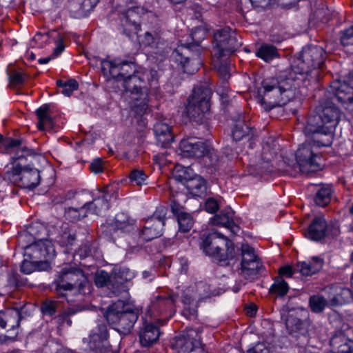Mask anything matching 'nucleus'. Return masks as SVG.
<instances>
[{
	"label": "nucleus",
	"instance_id": "obj_1",
	"mask_svg": "<svg viewBox=\"0 0 353 353\" xmlns=\"http://www.w3.org/2000/svg\"><path fill=\"white\" fill-rule=\"evenodd\" d=\"M101 69L108 79L122 83L131 100L135 116L141 117L149 111V91L158 89V75L155 70H137L133 61L121 58H107L101 61Z\"/></svg>",
	"mask_w": 353,
	"mask_h": 353
},
{
	"label": "nucleus",
	"instance_id": "obj_2",
	"mask_svg": "<svg viewBox=\"0 0 353 353\" xmlns=\"http://www.w3.org/2000/svg\"><path fill=\"white\" fill-rule=\"evenodd\" d=\"M299 81L292 74L287 78L263 80L258 90L259 102L265 110L287 104L296 97Z\"/></svg>",
	"mask_w": 353,
	"mask_h": 353
},
{
	"label": "nucleus",
	"instance_id": "obj_3",
	"mask_svg": "<svg viewBox=\"0 0 353 353\" xmlns=\"http://www.w3.org/2000/svg\"><path fill=\"white\" fill-rule=\"evenodd\" d=\"M340 114V110L336 106H324L321 113L309 117L305 127V133L314 135V141L318 146H330Z\"/></svg>",
	"mask_w": 353,
	"mask_h": 353
},
{
	"label": "nucleus",
	"instance_id": "obj_4",
	"mask_svg": "<svg viewBox=\"0 0 353 353\" xmlns=\"http://www.w3.org/2000/svg\"><path fill=\"white\" fill-rule=\"evenodd\" d=\"M139 313L137 307L118 301L108 307L104 316L113 329L120 334H127L133 328Z\"/></svg>",
	"mask_w": 353,
	"mask_h": 353
},
{
	"label": "nucleus",
	"instance_id": "obj_5",
	"mask_svg": "<svg viewBox=\"0 0 353 353\" xmlns=\"http://www.w3.org/2000/svg\"><path fill=\"white\" fill-rule=\"evenodd\" d=\"M201 248L207 255L216 258L221 265H229V261L235 256L233 243L216 231L210 233L205 238Z\"/></svg>",
	"mask_w": 353,
	"mask_h": 353
},
{
	"label": "nucleus",
	"instance_id": "obj_6",
	"mask_svg": "<svg viewBox=\"0 0 353 353\" xmlns=\"http://www.w3.org/2000/svg\"><path fill=\"white\" fill-rule=\"evenodd\" d=\"M326 54L322 47L307 46L301 51L292 65L294 74L308 77L312 72L319 69L324 63Z\"/></svg>",
	"mask_w": 353,
	"mask_h": 353
},
{
	"label": "nucleus",
	"instance_id": "obj_7",
	"mask_svg": "<svg viewBox=\"0 0 353 353\" xmlns=\"http://www.w3.org/2000/svg\"><path fill=\"white\" fill-rule=\"evenodd\" d=\"M55 290L60 296H65V291L77 289L79 292L86 293L85 288L88 286V282L83 271L74 266L64 267L54 281Z\"/></svg>",
	"mask_w": 353,
	"mask_h": 353
},
{
	"label": "nucleus",
	"instance_id": "obj_8",
	"mask_svg": "<svg viewBox=\"0 0 353 353\" xmlns=\"http://www.w3.org/2000/svg\"><path fill=\"white\" fill-rule=\"evenodd\" d=\"M4 179L14 185L23 188L33 189L40 183L39 171L34 168L22 165L21 162H14L8 168Z\"/></svg>",
	"mask_w": 353,
	"mask_h": 353
},
{
	"label": "nucleus",
	"instance_id": "obj_9",
	"mask_svg": "<svg viewBox=\"0 0 353 353\" xmlns=\"http://www.w3.org/2000/svg\"><path fill=\"white\" fill-rule=\"evenodd\" d=\"M211 91L202 86L194 88L188 99L186 113L194 121L201 122L205 114L210 110Z\"/></svg>",
	"mask_w": 353,
	"mask_h": 353
},
{
	"label": "nucleus",
	"instance_id": "obj_10",
	"mask_svg": "<svg viewBox=\"0 0 353 353\" xmlns=\"http://www.w3.org/2000/svg\"><path fill=\"white\" fill-rule=\"evenodd\" d=\"M213 55L214 58L227 57L241 46L236 32L229 27L216 30L214 32Z\"/></svg>",
	"mask_w": 353,
	"mask_h": 353
},
{
	"label": "nucleus",
	"instance_id": "obj_11",
	"mask_svg": "<svg viewBox=\"0 0 353 353\" xmlns=\"http://www.w3.org/2000/svg\"><path fill=\"white\" fill-rule=\"evenodd\" d=\"M181 154L184 157L200 158L208 155L214 164L218 157L214 150L210 149L203 141L196 137H188L181 141L179 144Z\"/></svg>",
	"mask_w": 353,
	"mask_h": 353
},
{
	"label": "nucleus",
	"instance_id": "obj_12",
	"mask_svg": "<svg viewBox=\"0 0 353 353\" xmlns=\"http://www.w3.org/2000/svg\"><path fill=\"white\" fill-rule=\"evenodd\" d=\"M55 250L52 242L48 239H41L25 248V256L48 267L47 261L54 256Z\"/></svg>",
	"mask_w": 353,
	"mask_h": 353
},
{
	"label": "nucleus",
	"instance_id": "obj_13",
	"mask_svg": "<svg viewBox=\"0 0 353 353\" xmlns=\"http://www.w3.org/2000/svg\"><path fill=\"white\" fill-rule=\"evenodd\" d=\"M165 215L166 209L160 206L157 208L152 216L146 220L145 225L141 231L142 238L145 241H152L162 234Z\"/></svg>",
	"mask_w": 353,
	"mask_h": 353
},
{
	"label": "nucleus",
	"instance_id": "obj_14",
	"mask_svg": "<svg viewBox=\"0 0 353 353\" xmlns=\"http://www.w3.org/2000/svg\"><path fill=\"white\" fill-rule=\"evenodd\" d=\"M320 157L313 150L310 143H305L299 146L296 152V159L303 172H310L320 168L318 159Z\"/></svg>",
	"mask_w": 353,
	"mask_h": 353
},
{
	"label": "nucleus",
	"instance_id": "obj_15",
	"mask_svg": "<svg viewBox=\"0 0 353 353\" xmlns=\"http://www.w3.org/2000/svg\"><path fill=\"white\" fill-rule=\"evenodd\" d=\"M145 13L146 10L141 6H132L121 13V26L127 36L139 31L141 18Z\"/></svg>",
	"mask_w": 353,
	"mask_h": 353
},
{
	"label": "nucleus",
	"instance_id": "obj_16",
	"mask_svg": "<svg viewBox=\"0 0 353 353\" xmlns=\"http://www.w3.org/2000/svg\"><path fill=\"white\" fill-rule=\"evenodd\" d=\"M241 254V274L245 279H250L259 272L261 263L254 249L248 244L242 245Z\"/></svg>",
	"mask_w": 353,
	"mask_h": 353
},
{
	"label": "nucleus",
	"instance_id": "obj_17",
	"mask_svg": "<svg viewBox=\"0 0 353 353\" xmlns=\"http://www.w3.org/2000/svg\"><path fill=\"white\" fill-rule=\"evenodd\" d=\"M21 320V312L17 308H8L0 312V328L6 329L9 334L6 336L14 339L18 334Z\"/></svg>",
	"mask_w": 353,
	"mask_h": 353
},
{
	"label": "nucleus",
	"instance_id": "obj_18",
	"mask_svg": "<svg viewBox=\"0 0 353 353\" xmlns=\"http://www.w3.org/2000/svg\"><path fill=\"white\" fill-rule=\"evenodd\" d=\"M329 303V307H334L350 302L352 300V291L339 285H332L323 290Z\"/></svg>",
	"mask_w": 353,
	"mask_h": 353
},
{
	"label": "nucleus",
	"instance_id": "obj_19",
	"mask_svg": "<svg viewBox=\"0 0 353 353\" xmlns=\"http://www.w3.org/2000/svg\"><path fill=\"white\" fill-rule=\"evenodd\" d=\"M200 336L196 330H190L177 337L173 344L176 353H191L201 348Z\"/></svg>",
	"mask_w": 353,
	"mask_h": 353
},
{
	"label": "nucleus",
	"instance_id": "obj_20",
	"mask_svg": "<svg viewBox=\"0 0 353 353\" xmlns=\"http://www.w3.org/2000/svg\"><path fill=\"white\" fill-rule=\"evenodd\" d=\"M327 224L323 216L315 217L307 230L305 236L314 241H321L327 236Z\"/></svg>",
	"mask_w": 353,
	"mask_h": 353
},
{
	"label": "nucleus",
	"instance_id": "obj_21",
	"mask_svg": "<svg viewBox=\"0 0 353 353\" xmlns=\"http://www.w3.org/2000/svg\"><path fill=\"white\" fill-rule=\"evenodd\" d=\"M330 92L342 103H353V88L345 82L333 81L330 85Z\"/></svg>",
	"mask_w": 353,
	"mask_h": 353
},
{
	"label": "nucleus",
	"instance_id": "obj_22",
	"mask_svg": "<svg viewBox=\"0 0 353 353\" xmlns=\"http://www.w3.org/2000/svg\"><path fill=\"white\" fill-rule=\"evenodd\" d=\"M108 338L107 327L105 324L98 325V332L92 333L90 335L89 347L93 353H111L103 345L104 340Z\"/></svg>",
	"mask_w": 353,
	"mask_h": 353
},
{
	"label": "nucleus",
	"instance_id": "obj_23",
	"mask_svg": "<svg viewBox=\"0 0 353 353\" xmlns=\"http://www.w3.org/2000/svg\"><path fill=\"white\" fill-rule=\"evenodd\" d=\"M99 192L98 197L90 201L88 212H92L97 215H103L109 209V200L111 198V194L109 193L108 187H105Z\"/></svg>",
	"mask_w": 353,
	"mask_h": 353
},
{
	"label": "nucleus",
	"instance_id": "obj_24",
	"mask_svg": "<svg viewBox=\"0 0 353 353\" xmlns=\"http://www.w3.org/2000/svg\"><path fill=\"white\" fill-rule=\"evenodd\" d=\"M323 265V259L319 256H314L310 260L298 262L295 265V272L302 276H312L321 270Z\"/></svg>",
	"mask_w": 353,
	"mask_h": 353
},
{
	"label": "nucleus",
	"instance_id": "obj_25",
	"mask_svg": "<svg viewBox=\"0 0 353 353\" xmlns=\"http://www.w3.org/2000/svg\"><path fill=\"white\" fill-rule=\"evenodd\" d=\"M171 208L172 212L177 218L179 230L183 232L190 231L194 224L192 216L184 212L183 208L176 200L172 201Z\"/></svg>",
	"mask_w": 353,
	"mask_h": 353
},
{
	"label": "nucleus",
	"instance_id": "obj_26",
	"mask_svg": "<svg viewBox=\"0 0 353 353\" xmlns=\"http://www.w3.org/2000/svg\"><path fill=\"white\" fill-rule=\"evenodd\" d=\"M175 52L181 57L180 62L183 65L185 72L194 74L199 69L201 65L200 59L198 57L190 58L187 56L190 52L189 48H179L176 50Z\"/></svg>",
	"mask_w": 353,
	"mask_h": 353
},
{
	"label": "nucleus",
	"instance_id": "obj_27",
	"mask_svg": "<svg viewBox=\"0 0 353 353\" xmlns=\"http://www.w3.org/2000/svg\"><path fill=\"white\" fill-rule=\"evenodd\" d=\"M159 335V328L152 323L145 321L139 332L140 343L143 346H150L158 340Z\"/></svg>",
	"mask_w": 353,
	"mask_h": 353
},
{
	"label": "nucleus",
	"instance_id": "obj_28",
	"mask_svg": "<svg viewBox=\"0 0 353 353\" xmlns=\"http://www.w3.org/2000/svg\"><path fill=\"white\" fill-rule=\"evenodd\" d=\"M97 2V0L72 1L69 5V10L74 17H84L95 7Z\"/></svg>",
	"mask_w": 353,
	"mask_h": 353
},
{
	"label": "nucleus",
	"instance_id": "obj_29",
	"mask_svg": "<svg viewBox=\"0 0 353 353\" xmlns=\"http://www.w3.org/2000/svg\"><path fill=\"white\" fill-rule=\"evenodd\" d=\"M154 132L157 141L163 147H166L168 144L173 141V135L170 127L164 122H157L154 125Z\"/></svg>",
	"mask_w": 353,
	"mask_h": 353
},
{
	"label": "nucleus",
	"instance_id": "obj_30",
	"mask_svg": "<svg viewBox=\"0 0 353 353\" xmlns=\"http://www.w3.org/2000/svg\"><path fill=\"white\" fill-rule=\"evenodd\" d=\"M233 214L232 212H221L211 219V222L214 225H221L228 229L232 233L236 234L240 228L232 219Z\"/></svg>",
	"mask_w": 353,
	"mask_h": 353
},
{
	"label": "nucleus",
	"instance_id": "obj_31",
	"mask_svg": "<svg viewBox=\"0 0 353 353\" xmlns=\"http://www.w3.org/2000/svg\"><path fill=\"white\" fill-rule=\"evenodd\" d=\"M134 223L135 221L128 214L119 212L115 216L114 223L110 225V230L129 232L134 230Z\"/></svg>",
	"mask_w": 353,
	"mask_h": 353
},
{
	"label": "nucleus",
	"instance_id": "obj_32",
	"mask_svg": "<svg viewBox=\"0 0 353 353\" xmlns=\"http://www.w3.org/2000/svg\"><path fill=\"white\" fill-rule=\"evenodd\" d=\"M176 301V296L171 294H161L156 297L152 301L151 310L162 313L170 309Z\"/></svg>",
	"mask_w": 353,
	"mask_h": 353
},
{
	"label": "nucleus",
	"instance_id": "obj_33",
	"mask_svg": "<svg viewBox=\"0 0 353 353\" xmlns=\"http://www.w3.org/2000/svg\"><path fill=\"white\" fill-rule=\"evenodd\" d=\"M185 186L194 196H201L206 192L205 181L198 175L186 181Z\"/></svg>",
	"mask_w": 353,
	"mask_h": 353
},
{
	"label": "nucleus",
	"instance_id": "obj_34",
	"mask_svg": "<svg viewBox=\"0 0 353 353\" xmlns=\"http://www.w3.org/2000/svg\"><path fill=\"white\" fill-rule=\"evenodd\" d=\"M141 41L144 46L156 48L165 43L164 39L161 37V31L157 30L147 31L141 37Z\"/></svg>",
	"mask_w": 353,
	"mask_h": 353
},
{
	"label": "nucleus",
	"instance_id": "obj_35",
	"mask_svg": "<svg viewBox=\"0 0 353 353\" xmlns=\"http://www.w3.org/2000/svg\"><path fill=\"white\" fill-rule=\"evenodd\" d=\"M48 112L49 105L47 104L41 106L37 110V115L39 119L38 128L39 130H43L53 128V119L49 115Z\"/></svg>",
	"mask_w": 353,
	"mask_h": 353
},
{
	"label": "nucleus",
	"instance_id": "obj_36",
	"mask_svg": "<svg viewBox=\"0 0 353 353\" xmlns=\"http://www.w3.org/2000/svg\"><path fill=\"white\" fill-rule=\"evenodd\" d=\"M194 292H195L198 301L208 298L212 294L210 285L203 282H199L187 288V296Z\"/></svg>",
	"mask_w": 353,
	"mask_h": 353
},
{
	"label": "nucleus",
	"instance_id": "obj_37",
	"mask_svg": "<svg viewBox=\"0 0 353 353\" xmlns=\"http://www.w3.org/2000/svg\"><path fill=\"white\" fill-rule=\"evenodd\" d=\"M309 305L311 310L314 313H321L325 307H329V303L324 293L310 296Z\"/></svg>",
	"mask_w": 353,
	"mask_h": 353
},
{
	"label": "nucleus",
	"instance_id": "obj_38",
	"mask_svg": "<svg viewBox=\"0 0 353 353\" xmlns=\"http://www.w3.org/2000/svg\"><path fill=\"white\" fill-rule=\"evenodd\" d=\"M288 290L289 285L281 276L276 277L273 284L270 288L271 294L281 297L284 296L288 293Z\"/></svg>",
	"mask_w": 353,
	"mask_h": 353
},
{
	"label": "nucleus",
	"instance_id": "obj_39",
	"mask_svg": "<svg viewBox=\"0 0 353 353\" xmlns=\"http://www.w3.org/2000/svg\"><path fill=\"white\" fill-rule=\"evenodd\" d=\"M256 56L268 62L279 56L277 49L272 45L263 44L258 49Z\"/></svg>",
	"mask_w": 353,
	"mask_h": 353
},
{
	"label": "nucleus",
	"instance_id": "obj_40",
	"mask_svg": "<svg viewBox=\"0 0 353 353\" xmlns=\"http://www.w3.org/2000/svg\"><path fill=\"white\" fill-rule=\"evenodd\" d=\"M91 199V194L87 190H82L73 194L74 203L79 205V208H85V209H87L88 212Z\"/></svg>",
	"mask_w": 353,
	"mask_h": 353
},
{
	"label": "nucleus",
	"instance_id": "obj_41",
	"mask_svg": "<svg viewBox=\"0 0 353 353\" xmlns=\"http://www.w3.org/2000/svg\"><path fill=\"white\" fill-rule=\"evenodd\" d=\"M88 213L87 209L85 208L70 207L65 210V216L70 221L74 222L85 217Z\"/></svg>",
	"mask_w": 353,
	"mask_h": 353
},
{
	"label": "nucleus",
	"instance_id": "obj_42",
	"mask_svg": "<svg viewBox=\"0 0 353 353\" xmlns=\"http://www.w3.org/2000/svg\"><path fill=\"white\" fill-rule=\"evenodd\" d=\"M14 153V155L11 158L10 163L7 165L6 170H8V168L10 167L15 161L21 162L22 165H25L26 157L33 154L32 151L26 146L16 148Z\"/></svg>",
	"mask_w": 353,
	"mask_h": 353
},
{
	"label": "nucleus",
	"instance_id": "obj_43",
	"mask_svg": "<svg viewBox=\"0 0 353 353\" xmlns=\"http://www.w3.org/2000/svg\"><path fill=\"white\" fill-rule=\"evenodd\" d=\"M332 194V190L329 187L321 188L316 194L314 201L316 205L324 207L327 205L330 201Z\"/></svg>",
	"mask_w": 353,
	"mask_h": 353
},
{
	"label": "nucleus",
	"instance_id": "obj_44",
	"mask_svg": "<svg viewBox=\"0 0 353 353\" xmlns=\"http://www.w3.org/2000/svg\"><path fill=\"white\" fill-rule=\"evenodd\" d=\"M250 132L249 127L243 121H239L232 130V137L235 141H240L244 137L249 135Z\"/></svg>",
	"mask_w": 353,
	"mask_h": 353
},
{
	"label": "nucleus",
	"instance_id": "obj_45",
	"mask_svg": "<svg viewBox=\"0 0 353 353\" xmlns=\"http://www.w3.org/2000/svg\"><path fill=\"white\" fill-rule=\"evenodd\" d=\"M148 175L142 170L134 169L130 174V182L137 185H146Z\"/></svg>",
	"mask_w": 353,
	"mask_h": 353
},
{
	"label": "nucleus",
	"instance_id": "obj_46",
	"mask_svg": "<svg viewBox=\"0 0 353 353\" xmlns=\"http://www.w3.org/2000/svg\"><path fill=\"white\" fill-rule=\"evenodd\" d=\"M83 310H85V308L79 305L70 307L58 316L59 320L63 323L65 322L68 325H71L72 321L70 316Z\"/></svg>",
	"mask_w": 353,
	"mask_h": 353
},
{
	"label": "nucleus",
	"instance_id": "obj_47",
	"mask_svg": "<svg viewBox=\"0 0 353 353\" xmlns=\"http://www.w3.org/2000/svg\"><path fill=\"white\" fill-rule=\"evenodd\" d=\"M216 59L214 60V68L223 80H228L230 77L228 63L226 61L223 62L221 61V58Z\"/></svg>",
	"mask_w": 353,
	"mask_h": 353
},
{
	"label": "nucleus",
	"instance_id": "obj_48",
	"mask_svg": "<svg viewBox=\"0 0 353 353\" xmlns=\"http://www.w3.org/2000/svg\"><path fill=\"white\" fill-rule=\"evenodd\" d=\"M276 145L273 144L272 147L266 143L263 147L262 159L267 163L271 162L277 156Z\"/></svg>",
	"mask_w": 353,
	"mask_h": 353
},
{
	"label": "nucleus",
	"instance_id": "obj_49",
	"mask_svg": "<svg viewBox=\"0 0 353 353\" xmlns=\"http://www.w3.org/2000/svg\"><path fill=\"white\" fill-rule=\"evenodd\" d=\"M40 263L34 261L26 257L22 262L21 265V270L26 274L33 272L37 268L40 269Z\"/></svg>",
	"mask_w": 353,
	"mask_h": 353
},
{
	"label": "nucleus",
	"instance_id": "obj_50",
	"mask_svg": "<svg viewBox=\"0 0 353 353\" xmlns=\"http://www.w3.org/2000/svg\"><path fill=\"white\" fill-rule=\"evenodd\" d=\"M188 169L185 168H183L180 165H176L174 168L173 172V177L178 181L183 183L184 185L186 183V181H188L190 178L188 177Z\"/></svg>",
	"mask_w": 353,
	"mask_h": 353
},
{
	"label": "nucleus",
	"instance_id": "obj_51",
	"mask_svg": "<svg viewBox=\"0 0 353 353\" xmlns=\"http://www.w3.org/2000/svg\"><path fill=\"white\" fill-rule=\"evenodd\" d=\"M110 281V276L105 271L101 270L98 272L94 278V282L97 287L102 288Z\"/></svg>",
	"mask_w": 353,
	"mask_h": 353
},
{
	"label": "nucleus",
	"instance_id": "obj_52",
	"mask_svg": "<svg viewBox=\"0 0 353 353\" xmlns=\"http://www.w3.org/2000/svg\"><path fill=\"white\" fill-rule=\"evenodd\" d=\"M341 42L343 46L353 45V26L341 32Z\"/></svg>",
	"mask_w": 353,
	"mask_h": 353
},
{
	"label": "nucleus",
	"instance_id": "obj_53",
	"mask_svg": "<svg viewBox=\"0 0 353 353\" xmlns=\"http://www.w3.org/2000/svg\"><path fill=\"white\" fill-rule=\"evenodd\" d=\"M57 303L53 301H46L41 305V310L43 314L50 316L53 315L56 312Z\"/></svg>",
	"mask_w": 353,
	"mask_h": 353
},
{
	"label": "nucleus",
	"instance_id": "obj_54",
	"mask_svg": "<svg viewBox=\"0 0 353 353\" xmlns=\"http://www.w3.org/2000/svg\"><path fill=\"white\" fill-rule=\"evenodd\" d=\"M286 327L288 329H291L292 331L294 330H299L303 325V322L298 319L292 316H289L285 321Z\"/></svg>",
	"mask_w": 353,
	"mask_h": 353
},
{
	"label": "nucleus",
	"instance_id": "obj_55",
	"mask_svg": "<svg viewBox=\"0 0 353 353\" xmlns=\"http://www.w3.org/2000/svg\"><path fill=\"white\" fill-rule=\"evenodd\" d=\"M67 87L62 90L63 94L70 97L72 93L79 88V83L75 79H70L67 81Z\"/></svg>",
	"mask_w": 353,
	"mask_h": 353
},
{
	"label": "nucleus",
	"instance_id": "obj_56",
	"mask_svg": "<svg viewBox=\"0 0 353 353\" xmlns=\"http://www.w3.org/2000/svg\"><path fill=\"white\" fill-rule=\"evenodd\" d=\"M9 79L11 85H19L23 83L24 76L21 72L14 71L9 74Z\"/></svg>",
	"mask_w": 353,
	"mask_h": 353
},
{
	"label": "nucleus",
	"instance_id": "obj_57",
	"mask_svg": "<svg viewBox=\"0 0 353 353\" xmlns=\"http://www.w3.org/2000/svg\"><path fill=\"white\" fill-rule=\"evenodd\" d=\"M104 168L105 167L103 162L99 159L93 160L90 165V169L94 174L102 172L104 170Z\"/></svg>",
	"mask_w": 353,
	"mask_h": 353
},
{
	"label": "nucleus",
	"instance_id": "obj_58",
	"mask_svg": "<svg viewBox=\"0 0 353 353\" xmlns=\"http://www.w3.org/2000/svg\"><path fill=\"white\" fill-rule=\"evenodd\" d=\"M134 276V274L133 272L130 270L128 268H122L119 270V277L125 281H128L132 280Z\"/></svg>",
	"mask_w": 353,
	"mask_h": 353
},
{
	"label": "nucleus",
	"instance_id": "obj_59",
	"mask_svg": "<svg viewBox=\"0 0 353 353\" xmlns=\"http://www.w3.org/2000/svg\"><path fill=\"white\" fill-rule=\"evenodd\" d=\"M205 208L207 212L210 213H214L219 209V205L216 200L209 199L205 202Z\"/></svg>",
	"mask_w": 353,
	"mask_h": 353
},
{
	"label": "nucleus",
	"instance_id": "obj_60",
	"mask_svg": "<svg viewBox=\"0 0 353 353\" xmlns=\"http://www.w3.org/2000/svg\"><path fill=\"white\" fill-rule=\"evenodd\" d=\"M75 239H76V235L74 233H70L69 232H65L61 235V242L63 244H65L66 245H72L74 241H75Z\"/></svg>",
	"mask_w": 353,
	"mask_h": 353
},
{
	"label": "nucleus",
	"instance_id": "obj_61",
	"mask_svg": "<svg viewBox=\"0 0 353 353\" xmlns=\"http://www.w3.org/2000/svg\"><path fill=\"white\" fill-rule=\"evenodd\" d=\"M279 276H286L291 277L292 274L294 273H298L297 272H295V266L294 268L291 266H283L279 268Z\"/></svg>",
	"mask_w": 353,
	"mask_h": 353
},
{
	"label": "nucleus",
	"instance_id": "obj_62",
	"mask_svg": "<svg viewBox=\"0 0 353 353\" xmlns=\"http://www.w3.org/2000/svg\"><path fill=\"white\" fill-rule=\"evenodd\" d=\"M182 301L185 305H190L193 303L194 301H199L195 292L187 296V289H185V291L183 292Z\"/></svg>",
	"mask_w": 353,
	"mask_h": 353
},
{
	"label": "nucleus",
	"instance_id": "obj_63",
	"mask_svg": "<svg viewBox=\"0 0 353 353\" xmlns=\"http://www.w3.org/2000/svg\"><path fill=\"white\" fill-rule=\"evenodd\" d=\"M64 48L65 46L62 39L59 38V39L56 41V48L54 50L52 57H58L63 51Z\"/></svg>",
	"mask_w": 353,
	"mask_h": 353
},
{
	"label": "nucleus",
	"instance_id": "obj_64",
	"mask_svg": "<svg viewBox=\"0 0 353 353\" xmlns=\"http://www.w3.org/2000/svg\"><path fill=\"white\" fill-rule=\"evenodd\" d=\"M340 233V230L338 225H328L327 230V236L330 235L332 237L337 236Z\"/></svg>",
	"mask_w": 353,
	"mask_h": 353
}]
</instances>
